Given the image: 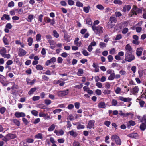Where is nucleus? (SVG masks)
Here are the masks:
<instances>
[{"mask_svg": "<svg viewBox=\"0 0 146 146\" xmlns=\"http://www.w3.org/2000/svg\"><path fill=\"white\" fill-rule=\"evenodd\" d=\"M135 125V123L134 121L131 120L129 121V124H128V127H130L131 126H134Z\"/></svg>", "mask_w": 146, "mask_h": 146, "instance_id": "393cba45", "label": "nucleus"}, {"mask_svg": "<svg viewBox=\"0 0 146 146\" xmlns=\"http://www.w3.org/2000/svg\"><path fill=\"white\" fill-rule=\"evenodd\" d=\"M132 9L133 10L136 11V13H142V11L141 9L137 8L134 5L133 6Z\"/></svg>", "mask_w": 146, "mask_h": 146, "instance_id": "9b49d317", "label": "nucleus"}, {"mask_svg": "<svg viewBox=\"0 0 146 146\" xmlns=\"http://www.w3.org/2000/svg\"><path fill=\"white\" fill-rule=\"evenodd\" d=\"M94 122L92 121H90L88 123L87 128H92L93 127Z\"/></svg>", "mask_w": 146, "mask_h": 146, "instance_id": "5701e85b", "label": "nucleus"}, {"mask_svg": "<svg viewBox=\"0 0 146 146\" xmlns=\"http://www.w3.org/2000/svg\"><path fill=\"white\" fill-rule=\"evenodd\" d=\"M31 113L33 115L35 116H37L38 115V112L36 110H32L31 111Z\"/></svg>", "mask_w": 146, "mask_h": 146, "instance_id": "49530a36", "label": "nucleus"}, {"mask_svg": "<svg viewBox=\"0 0 146 146\" xmlns=\"http://www.w3.org/2000/svg\"><path fill=\"white\" fill-rule=\"evenodd\" d=\"M73 146H80V145L78 142L76 141H74L73 144Z\"/></svg>", "mask_w": 146, "mask_h": 146, "instance_id": "774afa93", "label": "nucleus"}, {"mask_svg": "<svg viewBox=\"0 0 146 146\" xmlns=\"http://www.w3.org/2000/svg\"><path fill=\"white\" fill-rule=\"evenodd\" d=\"M56 58L55 57H52L50 60H47L45 64L46 66H48L50 63L55 62L56 61Z\"/></svg>", "mask_w": 146, "mask_h": 146, "instance_id": "6e6552de", "label": "nucleus"}, {"mask_svg": "<svg viewBox=\"0 0 146 146\" xmlns=\"http://www.w3.org/2000/svg\"><path fill=\"white\" fill-rule=\"evenodd\" d=\"M131 70L133 71V73H135L136 70V66H132L131 68Z\"/></svg>", "mask_w": 146, "mask_h": 146, "instance_id": "680f3d73", "label": "nucleus"}, {"mask_svg": "<svg viewBox=\"0 0 146 146\" xmlns=\"http://www.w3.org/2000/svg\"><path fill=\"white\" fill-rule=\"evenodd\" d=\"M96 85L97 86L100 88H101L102 86V84L100 82H97L96 84Z\"/></svg>", "mask_w": 146, "mask_h": 146, "instance_id": "69168bd1", "label": "nucleus"}, {"mask_svg": "<svg viewBox=\"0 0 146 146\" xmlns=\"http://www.w3.org/2000/svg\"><path fill=\"white\" fill-rule=\"evenodd\" d=\"M142 29V28L139 27H137L135 29L136 32L138 33L140 32L141 31Z\"/></svg>", "mask_w": 146, "mask_h": 146, "instance_id": "603ef678", "label": "nucleus"}, {"mask_svg": "<svg viewBox=\"0 0 146 146\" xmlns=\"http://www.w3.org/2000/svg\"><path fill=\"white\" fill-rule=\"evenodd\" d=\"M111 91L108 90H105L103 93L104 94H110V93Z\"/></svg>", "mask_w": 146, "mask_h": 146, "instance_id": "864d4df0", "label": "nucleus"}, {"mask_svg": "<svg viewBox=\"0 0 146 146\" xmlns=\"http://www.w3.org/2000/svg\"><path fill=\"white\" fill-rule=\"evenodd\" d=\"M68 89H67L66 90L59 91L58 92V95L59 96H62L67 95L68 93Z\"/></svg>", "mask_w": 146, "mask_h": 146, "instance_id": "423d86ee", "label": "nucleus"}, {"mask_svg": "<svg viewBox=\"0 0 146 146\" xmlns=\"http://www.w3.org/2000/svg\"><path fill=\"white\" fill-rule=\"evenodd\" d=\"M44 21L47 23H50L51 19L47 17H46L44 18Z\"/></svg>", "mask_w": 146, "mask_h": 146, "instance_id": "c85d7f7f", "label": "nucleus"}, {"mask_svg": "<svg viewBox=\"0 0 146 146\" xmlns=\"http://www.w3.org/2000/svg\"><path fill=\"white\" fill-rule=\"evenodd\" d=\"M106 44L104 42H100L99 44V46H100L101 48H103L106 47Z\"/></svg>", "mask_w": 146, "mask_h": 146, "instance_id": "f704fd0d", "label": "nucleus"}, {"mask_svg": "<svg viewBox=\"0 0 146 146\" xmlns=\"http://www.w3.org/2000/svg\"><path fill=\"white\" fill-rule=\"evenodd\" d=\"M70 135L74 137H76L78 135V134L76 132H74V131L72 130L69 131Z\"/></svg>", "mask_w": 146, "mask_h": 146, "instance_id": "aec40b11", "label": "nucleus"}, {"mask_svg": "<svg viewBox=\"0 0 146 146\" xmlns=\"http://www.w3.org/2000/svg\"><path fill=\"white\" fill-rule=\"evenodd\" d=\"M6 53V50L5 48L2 47L0 49V54L2 56Z\"/></svg>", "mask_w": 146, "mask_h": 146, "instance_id": "4468645a", "label": "nucleus"}, {"mask_svg": "<svg viewBox=\"0 0 146 146\" xmlns=\"http://www.w3.org/2000/svg\"><path fill=\"white\" fill-rule=\"evenodd\" d=\"M26 52L23 49L20 48L19 50V55L20 56H22L25 55Z\"/></svg>", "mask_w": 146, "mask_h": 146, "instance_id": "9d476101", "label": "nucleus"}, {"mask_svg": "<svg viewBox=\"0 0 146 146\" xmlns=\"http://www.w3.org/2000/svg\"><path fill=\"white\" fill-rule=\"evenodd\" d=\"M36 90V88H31L28 92V94L31 95L33 94Z\"/></svg>", "mask_w": 146, "mask_h": 146, "instance_id": "a878e982", "label": "nucleus"}, {"mask_svg": "<svg viewBox=\"0 0 146 146\" xmlns=\"http://www.w3.org/2000/svg\"><path fill=\"white\" fill-rule=\"evenodd\" d=\"M41 35L40 34H38L36 36V40L37 41H39L41 40Z\"/></svg>", "mask_w": 146, "mask_h": 146, "instance_id": "2f4dec72", "label": "nucleus"}, {"mask_svg": "<svg viewBox=\"0 0 146 146\" xmlns=\"http://www.w3.org/2000/svg\"><path fill=\"white\" fill-rule=\"evenodd\" d=\"M121 90V89L120 88L118 87L115 90V92L116 94H119V93Z\"/></svg>", "mask_w": 146, "mask_h": 146, "instance_id": "13d9d810", "label": "nucleus"}, {"mask_svg": "<svg viewBox=\"0 0 146 146\" xmlns=\"http://www.w3.org/2000/svg\"><path fill=\"white\" fill-rule=\"evenodd\" d=\"M54 133L58 135H63L64 133L63 131L62 130H61L60 131L55 130L54 131Z\"/></svg>", "mask_w": 146, "mask_h": 146, "instance_id": "ddd939ff", "label": "nucleus"}, {"mask_svg": "<svg viewBox=\"0 0 146 146\" xmlns=\"http://www.w3.org/2000/svg\"><path fill=\"white\" fill-rule=\"evenodd\" d=\"M127 136L131 138H135L138 137V135L136 133H133L128 135Z\"/></svg>", "mask_w": 146, "mask_h": 146, "instance_id": "6ab92c4d", "label": "nucleus"}, {"mask_svg": "<svg viewBox=\"0 0 146 146\" xmlns=\"http://www.w3.org/2000/svg\"><path fill=\"white\" fill-rule=\"evenodd\" d=\"M111 85L109 82H106L105 84V87L106 88L109 89L110 88Z\"/></svg>", "mask_w": 146, "mask_h": 146, "instance_id": "bf43d9fd", "label": "nucleus"}, {"mask_svg": "<svg viewBox=\"0 0 146 146\" xmlns=\"http://www.w3.org/2000/svg\"><path fill=\"white\" fill-rule=\"evenodd\" d=\"M53 33H54V37L57 38L59 36V35L57 33V32L56 30H54L53 31Z\"/></svg>", "mask_w": 146, "mask_h": 146, "instance_id": "4c0bfd02", "label": "nucleus"}, {"mask_svg": "<svg viewBox=\"0 0 146 146\" xmlns=\"http://www.w3.org/2000/svg\"><path fill=\"white\" fill-rule=\"evenodd\" d=\"M30 80L29 79H28L27 80V84H29L30 85H33L35 81V79H33L32 81L29 82Z\"/></svg>", "mask_w": 146, "mask_h": 146, "instance_id": "cd10ccee", "label": "nucleus"}, {"mask_svg": "<svg viewBox=\"0 0 146 146\" xmlns=\"http://www.w3.org/2000/svg\"><path fill=\"white\" fill-rule=\"evenodd\" d=\"M86 23L87 24L89 25H92V21L90 19H88L86 21Z\"/></svg>", "mask_w": 146, "mask_h": 146, "instance_id": "72a5a7b5", "label": "nucleus"}, {"mask_svg": "<svg viewBox=\"0 0 146 146\" xmlns=\"http://www.w3.org/2000/svg\"><path fill=\"white\" fill-rule=\"evenodd\" d=\"M76 5L77 6L79 7H82L83 6V4L79 1H78L76 3Z\"/></svg>", "mask_w": 146, "mask_h": 146, "instance_id": "37998d69", "label": "nucleus"}, {"mask_svg": "<svg viewBox=\"0 0 146 146\" xmlns=\"http://www.w3.org/2000/svg\"><path fill=\"white\" fill-rule=\"evenodd\" d=\"M13 122L14 123L18 126H19L20 125V123L19 121L17 119H15L13 120Z\"/></svg>", "mask_w": 146, "mask_h": 146, "instance_id": "473e14b6", "label": "nucleus"}, {"mask_svg": "<svg viewBox=\"0 0 146 146\" xmlns=\"http://www.w3.org/2000/svg\"><path fill=\"white\" fill-rule=\"evenodd\" d=\"M98 106L99 108H104L106 107L105 103L104 102H101L99 103Z\"/></svg>", "mask_w": 146, "mask_h": 146, "instance_id": "f3484780", "label": "nucleus"}, {"mask_svg": "<svg viewBox=\"0 0 146 146\" xmlns=\"http://www.w3.org/2000/svg\"><path fill=\"white\" fill-rule=\"evenodd\" d=\"M117 21V18L114 17H111L109 22L108 24V27L109 28H112L115 25L112 24L113 23H116Z\"/></svg>", "mask_w": 146, "mask_h": 146, "instance_id": "f03ea898", "label": "nucleus"}, {"mask_svg": "<svg viewBox=\"0 0 146 146\" xmlns=\"http://www.w3.org/2000/svg\"><path fill=\"white\" fill-rule=\"evenodd\" d=\"M96 7L100 10H103L104 9V7L101 5L99 4L96 6Z\"/></svg>", "mask_w": 146, "mask_h": 146, "instance_id": "de8ad7c7", "label": "nucleus"}, {"mask_svg": "<svg viewBox=\"0 0 146 146\" xmlns=\"http://www.w3.org/2000/svg\"><path fill=\"white\" fill-rule=\"evenodd\" d=\"M84 73L83 70L81 68H79L78 69L77 72V74L79 76H81Z\"/></svg>", "mask_w": 146, "mask_h": 146, "instance_id": "bb28decb", "label": "nucleus"}, {"mask_svg": "<svg viewBox=\"0 0 146 146\" xmlns=\"http://www.w3.org/2000/svg\"><path fill=\"white\" fill-rule=\"evenodd\" d=\"M139 90V88L137 86H136L133 89V94H135L138 93Z\"/></svg>", "mask_w": 146, "mask_h": 146, "instance_id": "dca6fc26", "label": "nucleus"}, {"mask_svg": "<svg viewBox=\"0 0 146 146\" xmlns=\"http://www.w3.org/2000/svg\"><path fill=\"white\" fill-rule=\"evenodd\" d=\"M115 78V74L114 72L111 74L110 76L108 78V79L110 80H113Z\"/></svg>", "mask_w": 146, "mask_h": 146, "instance_id": "a211bd4d", "label": "nucleus"}, {"mask_svg": "<svg viewBox=\"0 0 146 146\" xmlns=\"http://www.w3.org/2000/svg\"><path fill=\"white\" fill-rule=\"evenodd\" d=\"M92 28L95 33L96 34H99L102 33L103 32V28L100 26H96L95 25H92Z\"/></svg>", "mask_w": 146, "mask_h": 146, "instance_id": "f257e3e1", "label": "nucleus"}, {"mask_svg": "<svg viewBox=\"0 0 146 146\" xmlns=\"http://www.w3.org/2000/svg\"><path fill=\"white\" fill-rule=\"evenodd\" d=\"M48 41L49 43L50 44V45H55L56 43L54 41V40L52 39H49L48 40Z\"/></svg>", "mask_w": 146, "mask_h": 146, "instance_id": "c756f323", "label": "nucleus"}, {"mask_svg": "<svg viewBox=\"0 0 146 146\" xmlns=\"http://www.w3.org/2000/svg\"><path fill=\"white\" fill-rule=\"evenodd\" d=\"M35 137L36 139H42L43 138L42 134L40 133H38L35 136Z\"/></svg>", "mask_w": 146, "mask_h": 146, "instance_id": "4be33fe9", "label": "nucleus"}, {"mask_svg": "<svg viewBox=\"0 0 146 146\" xmlns=\"http://www.w3.org/2000/svg\"><path fill=\"white\" fill-rule=\"evenodd\" d=\"M142 122V124L140 126L139 128L146 127V115H144L141 121Z\"/></svg>", "mask_w": 146, "mask_h": 146, "instance_id": "39448f33", "label": "nucleus"}, {"mask_svg": "<svg viewBox=\"0 0 146 146\" xmlns=\"http://www.w3.org/2000/svg\"><path fill=\"white\" fill-rule=\"evenodd\" d=\"M132 43L136 45H139L140 43V42L138 40H133L132 41Z\"/></svg>", "mask_w": 146, "mask_h": 146, "instance_id": "09e8293b", "label": "nucleus"}, {"mask_svg": "<svg viewBox=\"0 0 146 146\" xmlns=\"http://www.w3.org/2000/svg\"><path fill=\"white\" fill-rule=\"evenodd\" d=\"M119 99L121 100L124 102H129L131 100V99L130 98H124L122 96L119 97Z\"/></svg>", "mask_w": 146, "mask_h": 146, "instance_id": "1a4fd4ad", "label": "nucleus"}, {"mask_svg": "<svg viewBox=\"0 0 146 146\" xmlns=\"http://www.w3.org/2000/svg\"><path fill=\"white\" fill-rule=\"evenodd\" d=\"M131 6L130 5H127L123 7V11L124 12H125L127 11H129L130 9Z\"/></svg>", "mask_w": 146, "mask_h": 146, "instance_id": "f8f14e48", "label": "nucleus"}, {"mask_svg": "<svg viewBox=\"0 0 146 146\" xmlns=\"http://www.w3.org/2000/svg\"><path fill=\"white\" fill-rule=\"evenodd\" d=\"M122 38V36L121 34H118L117 35L115 38V40H119Z\"/></svg>", "mask_w": 146, "mask_h": 146, "instance_id": "a18cd8bd", "label": "nucleus"}, {"mask_svg": "<svg viewBox=\"0 0 146 146\" xmlns=\"http://www.w3.org/2000/svg\"><path fill=\"white\" fill-rule=\"evenodd\" d=\"M118 102L115 99H113L112 100V105L114 106H116Z\"/></svg>", "mask_w": 146, "mask_h": 146, "instance_id": "e433bc0d", "label": "nucleus"}, {"mask_svg": "<svg viewBox=\"0 0 146 146\" xmlns=\"http://www.w3.org/2000/svg\"><path fill=\"white\" fill-rule=\"evenodd\" d=\"M144 70H140L138 71V73L139 74V76L140 78L143 75Z\"/></svg>", "mask_w": 146, "mask_h": 146, "instance_id": "79ce46f5", "label": "nucleus"}, {"mask_svg": "<svg viewBox=\"0 0 146 146\" xmlns=\"http://www.w3.org/2000/svg\"><path fill=\"white\" fill-rule=\"evenodd\" d=\"M40 98V96H33L32 98L33 100L34 101L38 100H39Z\"/></svg>", "mask_w": 146, "mask_h": 146, "instance_id": "8fccbe9b", "label": "nucleus"}, {"mask_svg": "<svg viewBox=\"0 0 146 146\" xmlns=\"http://www.w3.org/2000/svg\"><path fill=\"white\" fill-rule=\"evenodd\" d=\"M2 56L4 57L7 59L9 58L10 57V55L9 54H6L5 53L3 54Z\"/></svg>", "mask_w": 146, "mask_h": 146, "instance_id": "5fc2aeb1", "label": "nucleus"}, {"mask_svg": "<svg viewBox=\"0 0 146 146\" xmlns=\"http://www.w3.org/2000/svg\"><path fill=\"white\" fill-rule=\"evenodd\" d=\"M7 135L9 140L11 139H14L15 137V135L11 134H8Z\"/></svg>", "mask_w": 146, "mask_h": 146, "instance_id": "b1692460", "label": "nucleus"}, {"mask_svg": "<svg viewBox=\"0 0 146 146\" xmlns=\"http://www.w3.org/2000/svg\"><path fill=\"white\" fill-rule=\"evenodd\" d=\"M36 68L38 70H43V67L40 65H37L36 66Z\"/></svg>", "mask_w": 146, "mask_h": 146, "instance_id": "58836bf2", "label": "nucleus"}, {"mask_svg": "<svg viewBox=\"0 0 146 146\" xmlns=\"http://www.w3.org/2000/svg\"><path fill=\"white\" fill-rule=\"evenodd\" d=\"M125 60L129 62L134 60L135 57L133 55L132 53H125Z\"/></svg>", "mask_w": 146, "mask_h": 146, "instance_id": "7ed1b4c3", "label": "nucleus"}, {"mask_svg": "<svg viewBox=\"0 0 146 146\" xmlns=\"http://www.w3.org/2000/svg\"><path fill=\"white\" fill-rule=\"evenodd\" d=\"M114 3L115 4L121 5L122 3V2L119 0H115L114 1Z\"/></svg>", "mask_w": 146, "mask_h": 146, "instance_id": "ea45409f", "label": "nucleus"}, {"mask_svg": "<svg viewBox=\"0 0 146 146\" xmlns=\"http://www.w3.org/2000/svg\"><path fill=\"white\" fill-rule=\"evenodd\" d=\"M128 29L127 28H124L122 31V33L123 34L126 33L128 31Z\"/></svg>", "mask_w": 146, "mask_h": 146, "instance_id": "4d7b16f0", "label": "nucleus"}, {"mask_svg": "<svg viewBox=\"0 0 146 146\" xmlns=\"http://www.w3.org/2000/svg\"><path fill=\"white\" fill-rule=\"evenodd\" d=\"M125 49V53H132V48L129 44H127L126 46Z\"/></svg>", "mask_w": 146, "mask_h": 146, "instance_id": "0eeeda50", "label": "nucleus"}, {"mask_svg": "<svg viewBox=\"0 0 146 146\" xmlns=\"http://www.w3.org/2000/svg\"><path fill=\"white\" fill-rule=\"evenodd\" d=\"M142 50L141 48H138L136 50V54L137 56H140L142 54V50Z\"/></svg>", "mask_w": 146, "mask_h": 146, "instance_id": "2eb2a0df", "label": "nucleus"}, {"mask_svg": "<svg viewBox=\"0 0 146 146\" xmlns=\"http://www.w3.org/2000/svg\"><path fill=\"white\" fill-rule=\"evenodd\" d=\"M26 141L28 143H32L34 142V140L31 138H27L26 139Z\"/></svg>", "mask_w": 146, "mask_h": 146, "instance_id": "c03bdc74", "label": "nucleus"}, {"mask_svg": "<svg viewBox=\"0 0 146 146\" xmlns=\"http://www.w3.org/2000/svg\"><path fill=\"white\" fill-rule=\"evenodd\" d=\"M27 42H28V44L29 46H31L33 42V39L31 37H29L27 40Z\"/></svg>", "mask_w": 146, "mask_h": 146, "instance_id": "412c9836", "label": "nucleus"}, {"mask_svg": "<svg viewBox=\"0 0 146 146\" xmlns=\"http://www.w3.org/2000/svg\"><path fill=\"white\" fill-rule=\"evenodd\" d=\"M14 6V3L13 1L10 2L8 4V6L11 7H13Z\"/></svg>", "mask_w": 146, "mask_h": 146, "instance_id": "6e6d98bb", "label": "nucleus"}, {"mask_svg": "<svg viewBox=\"0 0 146 146\" xmlns=\"http://www.w3.org/2000/svg\"><path fill=\"white\" fill-rule=\"evenodd\" d=\"M2 140L3 141H5V142L9 140V139H8V138L7 135L5 136V137H4L2 139Z\"/></svg>", "mask_w": 146, "mask_h": 146, "instance_id": "338daca9", "label": "nucleus"}, {"mask_svg": "<svg viewBox=\"0 0 146 146\" xmlns=\"http://www.w3.org/2000/svg\"><path fill=\"white\" fill-rule=\"evenodd\" d=\"M111 139L112 141L115 140L117 144L120 145L121 143V141L119 137L117 135H115L112 136Z\"/></svg>", "mask_w": 146, "mask_h": 146, "instance_id": "20e7f679", "label": "nucleus"}, {"mask_svg": "<svg viewBox=\"0 0 146 146\" xmlns=\"http://www.w3.org/2000/svg\"><path fill=\"white\" fill-rule=\"evenodd\" d=\"M75 106V108L77 109H78L80 107V103L79 102H76L74 103Z\"/></svg>", "mask_w": 146, "mask_h": 146, "instance_id": "0e129e2a", "label": "nucleus"}, {"mask_svg": "<svg viewBox=\"0 0 146 146\" xmlns=\"http://www.w3.org/2000/svg\"><path fill=\"white\" fill-rule=\"evenodd\" d=\"M74 2L72 0H68V3L70 5H72L74 3Z\"/></svg>", "mask_w": 146, "mask_h": 146, "instance_id": "e2e57ef3", "label": "nucleus"}, {"mask_svg": "<svg viewBox=\"0 0 146 146\" xmlns=\"http://www.w3.org/2000/svg\"><path fill=\"white\" fill-rule=\"evenodd\" d=\"M90 7L88 6L87 7H84L83 8L84 11L86 13L89 12Z\"/></svg>", "mask_w": 146, "mask_h": 146, "instance_id": "7c9ffc66", "label": "nucleus"}, {"mask_svg": "<svg viewBox=\"0 0 146 146\" xmlns=\"http://www.w3.org/2000/svg\"><path fill=\"white\" fill-rule=\"evenodd\" d=\"M108 59L110 62H111L113 60V56L111 55H109L108 57Z\"/></svg>", "mask_w": 146, "mask_h": 146, "instance_id": "3c124183", "label": "nucleus"}, {"mask_svg": "<svg viewBox=\"0 0 146 146\" xmlns=\"http://www.w3.org/2000/svg\"><path fill=\"white\" fill-rule=\"evenodd\" d=\"M6 110V109L4 107H2L0 108V112L2 114H3Z\"/></svg>", "mask_w": 146, "mask_h": 146, "instance_id": "c9c22d12", "label": "nucleus"}, {"mask_svg": "<svg viewBox=\"0 0 146 146\" xmlns=\"http://www.w3.org/2000/svg\"><path fill=\"white\" fill-rule=\"evenodd\" d=\"M95 92L98 95H100L101 94V91L99 89H97L95 91Z\"/></svg>", "mask_w": 146, "mask_h": 146, "instance_id": "052dcab7", "label": "nucleus"}, {"mask_svg": "<svg viewBox=\"0 0 146 146\" xmlns=\"http://www.w3.org/2000/svg\"><path fill=\"white\" fill-rule=\"evenodd\" d=\"M44 101L45 103L47 105H50L51 103V101L49 99H45Z\"/></svg>", "mask_w": 146, "mask_h": 146, "instance_id": "a19ab883", "label": "nucleus"}]
</instances>
